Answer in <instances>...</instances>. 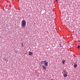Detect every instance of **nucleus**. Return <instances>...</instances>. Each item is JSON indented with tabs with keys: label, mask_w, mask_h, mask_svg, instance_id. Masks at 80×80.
Masks as SVG:
<instances>
[{
	"label": "nucleus",
	"mask_w": 80,
	"mask_h": 80,
	"mask_svg": "<svg viewBox=\"0 0 80 80\" xmlns=\"http://www.w3.org/2000/svg\"><path fill=\"white\" fill-rule=\"evenodd\" d=\"M41 65H44V66H42V68L44 70H46V69H47L46 67H47L48 66V62H47L46 61H41Z\"/></svg>",
	"instance_id": "obj_1"
},
{
	"label": "nucleus",
	"mask_w": 80,
	"mask_h": 80,
	"mask_svg": "<svg viewBox=\"0 0 80 80\" xmlns=\"http://www.w3.org/2000/svg\"><path fill=\"white\" fill-rule=\"evenodd\" d=\"M26 21L25 20H23L21 22V25L22 27H25L26 26Z\"/></svg>",
	"instance_id": "obj_2"
},
{
	"label": "nucleus",
	"mask_w": 80,
	"mask_h": 80,
	"mask_svg": "<svg viewBox=\"0 0 80 80\" xmlns=\"http://www.w3.org/2000/svg\"><path fill=\"white\" fill-rule=\"evenodd\" d=\"M65 60H62V63L63 64H65Z\"/></svg>",
	"instance_id": "obj_3"
},
{
	"label": "nucleus",
	"mask_w": 80,
	"mask_h": 80,
	"mask_svg": "<svg viewBox=\"0 0 80 80\" xmlns=\"http://www.w3.org/2000/svg\"><path fill=\"white\" fill-rule=\"evenodd\" d=\"M63 76L64 77H67V74H64L63 75Z\"/></svg>",
	"instance_id": "obj_4"
},
{
	"label": "nucleus",
	"mask_w": 80,
	"mask_h": 80,
	"mask_svg": "<svg viewBox=\"0 0 80 80\" xmlns=\"http://www.w3.org/2000/svg\"><path fill=\"white\" fill-rule=\"evenodd\" d=\"M32 54V52H30L28 53V55H31Z\"/></svg>",
	"instance_id": "obj_5"
},
{
	"label": "nucleus",
	"mask_w": 80,
	"mask_h": 80,
	"mask_svg": "<svg viewBox=\"0 0 80 80\" xmlns=\"http://www.w3.org/2000/svg\"><path fill=\"white\" fill-rule=\"evenodd\" d=\"M74 68H76L77 67V65L76 64H75L74 65Z\"/></svg>",
	"instance_id": "obj_6"
},
{
	"label": "nucleus",
	"mask_w": 80,
	"mask_h": 80,
	"mask_svg": "<svg viewBox=\"0 0 80 80\" xmlns=\"http://www.w3.org/2000/svg\"><path fill=\"white\" fill-rule=\"evenodd\" d=\"M77 48H78V49H80V46L78 45Z\"/></svg>",
	"instance_id": "obj_7"
},
{
	"label": "nucleus",
	"mask_w": 80,
	"mask_h": 80,
	"mask_svg": "<svg viewBox=\"0 0 80 80\" xmlns=\"http://www.w3.org/2000/svg\"><path fill=\"white\" fill-rule=\"evenodd\" d=\"M60 45L61 47H62V44H60Z\"/></svg>",
	"instance_id": "obj_8"
},
{
	"label": "nucleus",
	"mask_w": 80,
	"mask_h": 80,
	"mask_svg": "<svg viewBox=\"0 0 80 80\" xmlns=\"http://www.w3.org/2000/svg\"><path fill=\"white\" fill-rule=\"evenodd\" d=\"M57 2V1H58V0H56Z\"/></svg>",
	"instance_id": "obj_9"
},
{
	"label": "nucleus",
	"mask_w": 80,
	"mask_h": 80,
	"mask_svg": "<svg viewBox=\"0 0 80 80\" xmlns=\"http://www.w3.org/2000/svg\"><path fill=\"white\" fill-rule=\"evenodd\" d=\"M22 46H23V44H22Z\"/></svg>",
	"instance_id": "obj_10"
}]
</instances>
